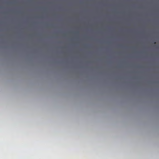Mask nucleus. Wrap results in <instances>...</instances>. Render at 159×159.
I'll return each mask as SVG.
<instances>
[{
	"mask_svg": "<svg viewBox=\"0 0 159 159\" xmlns=\"http://www.w3.org/2000/svg\"><path fill=\"white\" fill-rule=\"evenodd\" d=\"M154 44H155V43H156V42H154Z\"/></svg>",
	"mask_w": 159,
	"mask_h": 159,
	"instance_id": "1",
	"label": "nucleus"
}]
</instances>
